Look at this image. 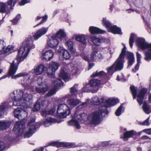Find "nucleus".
<instances>
[{
    "label": "nucleus",
    "mask_w": 151,
    "mask_h": 151,
    "mask_svg": "<svg viewBox=\"0 0 151 151\" xmlns=\"http://www.w3.org/2000/svg\"><path fill=\"white\" fill-rule=\"evenodd\" d=\"M142 108L144 111L147 114H149L151 112V110L150 107L145 101H144L143 103Z\"/></svg>",
    "instance_id": "obj_38"
},
{
    "label": "nucleus",
    "mask_w": 151,
    "mask_h": 151,
    "mask_svg": "<svg viewBox=\"0 0 151 151\" xmlns=\"http://www.w3.org/2000/svg\"><path fill=\"white\" fill-rule=\"evenodd\" d=\"M39 102L41 103L42 106L45 105L48 102L46 98L44 97H40L38 100Z\"/></svg>",
    "instance_id": "obj_43"
},
{
    "label": "nucleus",
    "mask_w": 151,
    "mask_h": 151,
    "mask_svg": "<svg viewBox=\"0 0 151 151\" xmlns=\"http://www.w3.org/2000/svg\"><path fill=\"white\" fill-rule=\"evenodd\" d=\"M103 23L104 25L108 28V30L114 34H122L121 29L115 25L112 26L110 22L107 20L106 18H104L103 20Z\"/></svg>",
    "instance_id": "obj_8"
},
{
    "label": "nucleus",
    "mask_w": 151,
    "mask_h": 151,
    "mask_svg": "<svg viewBox=\"0 0 151 151\" xmlns=\"http://www.w3.org/2000/svg\"><path fill=\"white\" fill-rule=\"evenodd\" d=\"M59 42L54 36H52L50 39L47 41V44L52 48H55L58 45Z\"/></svg>",
    "instance_id": "obj_17"
},
{
    "label": "nucleus",
    "mask_w": 151,
    "mask_h": 151,
    "mask_svg": "<svg viewBox=\"0 0 151 151\" xmlns=\"http://www.w3.org/2000/svg\"><path fill=\"white\" fill-rule=\"evenodd\" d=\"M68 125L74 126L78 129H80L81 127L78 121L73 119L68 122Z\"/></svg>",
    "instance_id": "obj_33"
},
{
    "label": "nucleus",
    "mask_w": 151,
    "mask_h": 151,
    "mask_svg": "<svg viewBox=\"0 0 151 151\" xmlns=\"http://www.w3.org/2000/svg\"><path fill=\"white\" fill-rule=\"evenodd\" d=\"M44 150V148L43 147H41L37 149L34 150L33 151H43Z\"/></svg>",
    "instance_id": "obj_62"
},
{
    "label": "nucleus",
    "mask_w": 151,
    "mask_h": 151,
    "mask_svg": "<svg viewBox=\"0 0 151 151\" xmlns=\"http://www.w3.org/2000/svg\"><path fill=\"white\" fill-rule=\"evenodd\" d=\"M147 92V89H146L143 88L140 91L139 93L137 95V100L140 106L143 103V100Z\"/></svg>",
    "instance_id": "obj_18"
},
{
    "label": "nucleus",
    "mask_w": 151,
    "mask_h": 151,
    "mask_svg": "<svg viewBox=\"0 0 151 151\" xmlns=\"http://www.w3.org/2000/svg\"><path fill=\"white\" fill-rule=\"evenodd\" d=\"M91 39L92 42L96 46L99 45L103 41L106 43H108L109 41L108 39H104L102 37L98 38L95 36L92 37Z\"/></svg>",
    "instance_id": "obj_16"
},
{
    "label": "nucleus",
    "mask_w": 151,
    "mask_h": 151,
    "mask_svg": "<svg viewBox=\"0 0 151 151\" xmlns=\"http://www.w3.org/2000/svg\"><path fill=\"white\" fill-rule=\"evenodd\" d=\"M81 57L86 61H88V62H91V61L90 58H89L88 55L85 54L84 53H82L81 54Z\"/></svg>",
    "instance_id": "obj_49"
},
{
    "label": "nucleus",
    "mask_w": 151,
    "mask_h": 151,
    "mask_svg": "<svg viewBox=\"0 0 151 151\" xmlns=\"http://www.w3.org/2000/svg\"><path fill=\"white\" fill-rule=\"evenodd\" d=\"M142 139H150L147 136H144L142 137Z\"/></svg>",
    "instance_id": "obj_63"
},
{
    "label": "nucleus",
    "mask_w": 151,
    "mask_h": 151,
    "mask_svg": "<svg viewBox=\"0 0 151 151\" xmlns=\"http://www.w3.org/2000/svg\"><path fill=\"white\" fill-rule=\"evenodd\" d=\"M47 15H45V16H43L42 17L38 16L36 19V20H38L41 19V18H42V20L38 24H37L36 25L34 26V27H35L36 26H37L40 25L43 23L45 22L46 21L47 19Z\"/></svg>",
    "instance_id": "obj_40"
},
{
    "label": "nucleus",
    "mask_w": 151,
    "mask_h": 151,
    "mask_svg": "<svg viewBox=\"0 0 151 151\" xmlns=\"http://www.w3.org/2000/svg\"><path fill=\"white\" fill-rule=\"evenodd\" d=\"M9 106H10V107H11L10 103H8L6 102H5L0 106V116L3 115L5 111V109L6 108H8Z\"/></svg>",
    "instance_id": "obj_35"
},
{
    "label": "nucleus",
    "mask_w": 151,
    "mask_h": 151,
    "mask_svg": "<svg viewBox=\"0 0 151 151\" xmlns=\"http://www.w3.org/2000/svg\"><path fill=\"white\" fill-rule=\"evenodd\" d=\"M149 117H148L145 121L142 123V124L144 125L148 126L149 125Z\"/></svg>",
    "instance_id": "obj_53"
},
{
    "label": "nucleus",
    "mask_w": 151,
    "mask_h": 151,
    "mask_svg": "<svg viewBox=\"0 0 151 151\" xmlns=\"http://www.w3.org/2000/svg\"><path fill=\"white\" fill-rule=\"evenodd\" d=\"M57 113L60 117L63 118L69 115L70 111L69 107L67 104H62L58 106Z\"/></svg>",
    "instance_id": "obj_6"
},
{
    "label": "nucleus",
    "mask_w": 151,
    "mask_h": 151,
    "mask_svg": "<svg viewBox=\"0 0 151 151\" xmlns=\"http://www.w3.org/2000/svg\"><path fill=\"white\" fill-rule=\"evenodd\" d=\"M126 47L124 46L117 60L111 66L107 68L108 74L109 75L111 76L114 72L123 69V63L124 62V55L126 57L128 60L127 68H130L134 62V58L133 54L129 52H126Z\"/></svg>",
    "instance_id": "obj_2"
},
{
    "label": "nucleus",
    "mask_w": 151,
    "mask_h": 151,
    "mask_svg": "<svg viewBox=\"0 0 151 151\" xmlns=\"http://www.w3.org/2000/svg\"><path fill=\"white\" fill-rule=\"evenodd\" d=\"M143 132L148 134H151V129H145L143 130Z\"/></svg>",
    "instance_id": "obj_57"
},
{
    "label": "nucleus",
    "mask_w": 151,
    "mask_h": 151,
    "mask_svg": "<svg viewBox=\"0 0 151 151\" xmlns=\"http://www.w3.org/2000/svg\"><path fill=\"white\" fill-rule=\"evenodd\" d=\"M21 109L20 108H19L15 109L14 112V114L15 118L20 120H23L27 116V113L25 111L21 112Z\"/></svg>",
    "instance_id": "obj_13"
},
{
    "label": "nucleus",
    "mask_w": 151,
    "mask_h": 151,
    "mask_svg": "<svg viewBox=\"0 0 151 151\" xmlns=\"http://www.w3.org/2000/svg\"><path fill=\"white\" fill-rule=\"evenodd\" d=\"M88 116L86 114L83 113L77 115L76 117V119L80 120L81 122H83L87 120V118L88 119Z\"/></svg>",
    "instance_id": "obj_34"
},
{
    "label": "nucleus",
    "mask_w": 151,
    "mask_h": 151,
    "mask_svg": "<svg viewBox=\"0 0 151 151\" xmlns=\"http://www.w3.org/2000/svg\"><path fill=\"white\" fill-rule=\"evenodd\" d=\"M55 109L54 108H52L50 110L47 111L48 114H52L55 112Z\"/></svg>",
    "instance_id": "obj_56"
},
{
    "label": "nucleus",
    "mask_w": 151,
    "mask_h": 151,
    "mask_svg": "<svg viewBox=\"0 0 151 151\" xmlns=\"http://www.w3.org/2000/svg\"><path fill=\"white\" fill-rule=\"evenodd\" d=\"M76 38L77 41H80L84 44H86V38L84 35H76Z\"/></svg>",
    "instance_id": "obj_36"
},
{
    "label": "nucleus",
    "mask_w": 151,
    "mask_h": 151,
    "mask_svg": "<svg viewBox=\"0 0 151 151\" xmlns=\"http://www.w3.org/2000/svg\"><path fill=\"white\" fill-rule=\"evenodd\" d=\"M37 82L39 87H36L35 89L37 93L43 94L48 90L47 83L45 81H42V78H38Z\"/></svg>",
    "instance_id": "obj_7"
},
{
    "label": "nucleus",
    "mask_w": 151,
    "mask_h": 151,
    "mask_svg": "<svg viewBox=\"0 0 151 151\" xmlns=\"http://www.w3.org/2000/svg\"><path fill=\"white\" fill-rule=\"evenodd\" d=\"M59 66L58 63L56 62H52L49 65V67H47V73L49 76H53L55 72L58 69Z\"/></svg>",
    "instance_id": "obj_10"
},
{
    "label": "nucleus",
    "mask_w": 151,
    "mask_h": 151,
    "mask_svg": "<svg viewBox=\"0 0 151 151\" xmlns=\"http://www.w3.org/2000/svg\"><path fill=\"white\" fill-rule=\"evenodd\" d=\"M54 36L61 40L66 37V34L63 30L60 29Z\"/></svg>",
    "instance_id": "obj_31"
},
{
    "label": "nucleus",
    "mask_w": 151,
    "mask_h": 151,
    "mask_svg": "<svg viewBox=\"0 0 151 151\" xmlns=\"http://www.w3.org/2000/svg\"><path fill=\"white\" fill-rule=\"evenodd\" d=\"M59 76L65 82L68 81L69 80L68 74L63 70H61L60 71Z\"/></svg>",
    "instance_id": "obj_37"
},
{
    "label": "nucleus",
    "mask_w": 151,
    "mask_h": 151,
    "mask_svg": "<svg viewBox=\"0 0 151 151\" xmlns=\"http://www.w3.org/2000/svg\"><path fill=\"white\" fill-rule=\"evenodd\" d=\"M132 92L134 99L136 98L137 96V88L133 86H131L130 87Z\"/></svg>",
    "instance_id": "obj_44"
},
{
    "label": "nucleus",
    "mask_w": 151,
    "mask_h": 151,
    "mask_svg": "<svg viewBox=\"0 0 151 151\" xmlns=\"http://www.w3.org/2000/svg\"><path fill=\"white\" fill-rule=\"evenodd\" d=\"M19 0H8L7 3L8 5L12 6L13 4V6H14L17 2Z\"/></svg>",
    "instance_id": "obj_51"
},
{
    "label": "nucleus",
    "mask_w": 151,
    "mask_h": 151,
    "mask_svg": "<svg viewBox=\"0 0 151 151\" xmlns=\"http://www.w3.org/2000/svg\"><path fill=\"white\" fill-rule=\"evenodd\" d=\"M48 29V27H43L39 29L33 36L34 39L37 40L42 36L45 35L47 32Z\"/></svg>",
    "instance_id": "obj_15"
},
{
    "label": "nucleus",
    "mask_w": 151,
    "mask_h": 151,
    "mask_svg": "<svg viewBox=\"0 0 151 151\" xmlns=\"http://www.w3.org/2000/svg\"><path fill=\"white\" fill-rule=\"evenodd\" d=\"M88 63H89L88 69H90L94 65V64L93 63H90L89 62Z\"/></svg>",
    "instance_id": "obj_60"
},
{
    "label": "nucleus",
    "mask_w": 151,
    "mask_h": 151,
    "mask_svg": "<svg viewBox=\"0 0 151 151\" xmlns=\"http://www.w3.org/2000/svg\"><path fill=\"white\" fill-rule=\"evenodd\" d=\"M29 1L27 0H22V1L19 2V5L20 6L23 5L26 3H29Z\"/></svg>",
    "instance_id": "obj_55"
},
{
    "label": "nucleus",
    "mask_w": 151,
    "mask_h": 151,
    "mask_svg": "<svg viewBox=\"0 0 151 151\" xmlns=\"http://www.w3.org/2000/svg\"><path fill=\"white\" fill-rule=\"evenodd\" d=\"M77 85H75L70 88V92L72 95H76L78 93V91L76 88V86Z\"/></svg>",
    "instance_id": "obj_47"
},
{
    "label": "nucleus",
    "mask_w": 151,
    "mask_h": 151,
    "mask_svg": "<svg viewBox=\"0 0 151 151\" xmlns=\"http://www.w3.org/2000/svg\"><path fill=\"white\" fill-rule=\"evenodd\" d=\"M124 109L122 105H121L117 109L115 112L116 115L117 116H119L121 114V113L124 111Z\"/></svg>",
    "instance_id": "obj_45"
},
{
    "label": "nucleus",
    "mask_w": 151,
    "mask_h": 151,
    "mask_svg": "<svg viewBox=\"0 0 151 151\" xmlns=\"http://www.w3.org/2000/svg\"><path fill=\"white\" fill-rule=\"evenodd\" d=\"M21 17V16L20 14H18L16 17L12 21V23L14 24H17L18 20H19Z\"/></svg>",
    "instance_id": "obj_52"
},
{
    "label": "nucleus",
    "mask_w": 151,
    "mask_h": 151,
    "mask_svg": "<svg viewBox=\"0 0 151 151\" xmlns=\"http://www.w3.org/2000/svg\"><path fill=\"white\" fill-rule=\"evenodd\" d=\"M98 52L97 47H93L92 49V53L90 56V59L91 61H93L97 59V55Z\"/></svg>",
    "instance_id": "obj_25"
},
{
    "label": "nucleus",
    "mask_w": 151,
    "mask_h": 151,
    "mask_svg": "<svg viewBox=\"0 0 151 151\" xmlns=\"http://www.w3.org/2000/svg\"><path fill=\"white\" fill-rule=\"evenodd\" d=\"M35 119H33L31 120L28 124V126H29V130L24 134L25 137H29L35 132L36 127L35 126Z\"/></svg>",
    "instance_id": "obj_11"
},
{
    "label": "nucleus",
    "mask_w": 151,
    "mask_h": 151,
    "mask_svg": "<svg viewBox=\"0 0 151 151\" xmlns=\"http://www.w3.org/2000/svg\"><path fill=\"white\" fill-rule=\"evenodd\" d=\"M99 76H102L106 78H108L107 75L103 71L100 72L96 71L95 72H94L91 76V77H95Z\"/></svg>",
    "instance_id": "obj_30"
},
{
    "label": "nucleus",
    "mask_w": 151,
    "mask_h": 151,
    "mask_svg": "<svg viewBox=\"0 0 151 151\" xmlns=\"http://www.w3.org/2000/svg\"><path fill=\"white\" fill-rule=\"evenodd\" d=\"M87 103L86 102L83 103L81 105V106H82L81 108H83V107L86 106L87 105Z\"/></svg>",
    "instance_id": "obj_61"
},
{
    "label": "nucleus",
    "mask_w": 151,
    "mask_h": 151,
    "mask_svg": "<svg viewBox=\"0 0 151 151\" xmlns=\"http://www.w3.org/2000/svg\"><path fill=\"white\" fill-rule=\"evenodd\" d=\"M119 102V100L118 99H109L106 101V102L108 106L104 105L106 106L107 107L108 106H113Z\"/></svg>",
    "instance_id": "obj_27"
},
{
    "label": "nucleus",
    "mask_w": 151,
    "mask_h": 151,
    "mask_svg": "<svg viewBox=\"0 0 151 151\" xmlns=\"http://www.w3.org/2000/svg\"><path fill=\"white\" fill-rule=\"evenodd\" d=\"M103 58V56L100 53H98L97 55V59L98 58L99 59H102Z\"/></svg>",
    "instance_id": "obj_59"
},
{
    "label": "nucleus",
    "mask_w": 151,
    "mask_h": 151,
    "mask_svg": "<svg viewBox=\"0 0 151 151\" xmlns=\"http://www.w3.org/2000/svg\"><path fill=\"white\" fill-rule=\"evenodd\" d=\"M43 58L46 60L49 61L53 57L54 53L51 50H48L43 52L42 54Z\"/></svg>",
    "instance_id": "obj_22"
},
{
    "label": "nucleus",
    "mask_w": 151,
    "mask_h": 151,
    "mask_svg": "<svg viewBox=\"0 0 151 151\" xmlns=\"http://www.w3.org/2000/svg\"><path fill=\"white\" fill-rule=\"evenodd\" d=\"M8 10V8L6 4L2 3L0 4V12L1 13L6 12Z\"/></svg>",
    "instance_id": "obj_41"
},
{
    "label": "nucleus",
    "mask_w": 151,
    "mask_h": 151,
    "mask_svg": "<svg viewBox=\"0 0 151 151\" xmlns=\"http://www.w3.org/2000/svg\"><path fill=\"white\" fill-rule=\"evenodd\" d=\"M16 96L13 92L10 94L12 99L14 101L12 104L14 106H21L25 108L30 106L33 101L32 94L28 93V91L24 89L20 90L17 92Z\"/></svg>",
    "instance_id": "obj_3"
},
{
    "label": "nucleus",
    "mask_w": 151,
    "mask_h": 151,
    "mask_svg": "<svg viewBox=\"0 0 151 151\" xmlns=\"http://www.w3.org/2000/svg\"><path fill=\"white\" fill-rule=\"evenodd\" d=\"M11 123L9 121H0V130H4L9 128Z\"/></svg>",
    "instance_id": "obj_28"
},
{
    "label": "nucleus",
    "mask_w": 151,
    "mask_h": 151,
    "mask_svg": "<svg viewBox=\"0 0 151 151\" xmlns=\"http://www.w3.org/2000/svg\"><path fill=\"white\" fill-rule=\"evenodd\" d=\"M65 45L72 53H74L76 52V50L73 46V42L70 40H67L65 41Z\"/></svg>",
    "instance_id": "obj_24"
},
{
    "label": "nucleus",
    "mask_w": 151,
    "mask_h": 151,
    "mask_svg": "<svg viewBox=\"0 0 151 151\" xmlns=\"http://www.w3.org/2000/svg\"><path fill=\"white\" fill-rule=\"evenodd\" d=\"M40 109V104L39 102V101L37 100V101L35 104L34 105L33 110L34 111H38Z\"/></svg>",
    "instance_id": "obj_48"
},
{
    "label": "nucleus",
    "mask_w": 151,
    "mask_h": 151,
    "mask_svg": "<svg viewBox=\"0 0 151 151\" xmlns=\"http://www.w3.org/2000/svg\"><path fill=\"white\" fill-rule=\"evenodd\" d=\"M136 36V35L134 33H132L129 39V44L130 47H132L133 43L134 42V39Z\"/></svg>",
    "instance_id": "obj_46"
},
{
    "label": "nucleus",
    "mask_w": 151,
    "mask_h": 151,
    "mask_svg": "<svg viewBox=\"0 0 151 151\" xmlns=\"http://www.w3.org/2000/svg\"><path fill=\"white\" fill-rule=\"evenodd\" d=\"M6 45L5 42L4 40H0V52L3 50Z\"/></svg>",
    "instance_id": "obj_50"
},
{
    "label": "nucleus",
    "mask_w": 151,
    "mask_h": 151,
    "mask_svg": "<svg viewBox=\"0 0 151 151\" xmlns=\"http://www.w3.org/2000/svg\"><path fill=\"white\" fill-rule=\"evenodd\" d=\"M13 49V48L12 47L10 46H8L2 52L3 54L6 55H8L12 52V51Z\"/></svg>",
    "instance_id": "obj_42"
},
{
    "label": "nucleus",
    "mask_w": 151,
    "mask_h": 151,
    "mask_svg": "<svg viewBox=\"0 0 151 151\" xmlns=\"http://www.w3.org/2000/svg\"><path fill=\"white\" fill-rule=\"evenodd\" d=\"M4 143L1 141H0V151L2 150L4 148Z\"/></svg>",
    "instance_id": "obj_54"
},
{
    "label": "nucleus",
    "mask_w": 151,
    "mask_h": 151,
    "mask_svg": "<svg viewBox=\"0 0 151 151\" xmlns=\"http://www.w3.org/2000/svg\"><path fill=\"white\" fill-rule=\"evenodd\" d=\"M70 144L67 143H65L63 142H51L48 144L45 147H47L50 146H56L58 147H67L70 146Z\"/></svg>",
    "instance_id": "obj_19"
},
{
    "label": "nucleus",
    "mask_w": 151,
    "mask_h": 151,
    "mask_svg": "<svg viewBox=\"0 0 151 151\" xmlns=\"http://www.w3.org/2000/svg\"><path fill=\"white\" fill-rule=\"evenodd\" d=\"M47 114H48L47 111H42V115L44 117H46Z\"/></svg>",
    "instance_id": "obj_58"
},
{
    "label": "nucleus",
    "mask_w": 151,
    "mask_h": 151,
    "mask_svg": "<svg viewBox=\"0 0 151 151\" xmlns=\"http://www.w3.org/2000/svg\"><path fill=\"white\" fill-rule=\"evenodd\" d=\"M89 30L91 34H102L105 32V31L103 30H101L97 27L93 26L90 27Z\"/></svg>",
    "instance_id": "obj_26"
},
{
    "label": "nucleus",
    "mask_w": 151,
    "mask_h": 151,
    "mask_svg": "<svg viewBox=\"0 0 151 151\" xmlns=\"http://www.w3.org/2000/svg\"><path fill=\"white\" fill-rule=\"evenodd\" d=\"M25 127V125L24 122H17L13 129V130L16 132V133L20 135L24 132V129Z\"/></svg>",
    "instance_id": "obj_12"
},
{
    "label": "nucleus",
    "mask_w": 151,
    "mask_h": 151,
    "mask_svg": "<svg viewBox=\"0 0 151 151\" xmlns=\"http://www.w3.org/2000/svg\"><path fill=\"white\" fill-rule=\"evenodd\" d=\"M89 85L91 87L96 88L95 90H92L91 92L94 93L96 92L99 90L98 87L101 84L100 80L96 79H94L91 80L89 82Z\"/></svg>",
    "instance_id": "obj_14"
},
{
    "label": "nucleus",
    "mask_w": 151,
    "mask_h": 151,
    "mask_svg": "<svg viewBox=\"0 0 151 151\" xmlns=\"http://www.w3.org/2000/svg\"><path fill=\"white\" fill-rule=\"evenodd\" d=\"M136 43L138 47L142 50L147 49L148 51L145 53V57L144 59L147 61L151 60V43L146 42L145 40L142 38H138L136 40Z\"/></svg>",
    "instance_id": "obj_5"
},
{
    "label": "nucleus",
    "mask_w": 151,
    "mask_h": 151,
    "mask_svg": "<svg viewBox=\"0 0 151 151\" xmlns=\"http://www.w3.org/2000/svg\"><path fill=\"white\" fill-rule=\"evenodd\" d=\"M58 52L60 55H62L63 58L66 60L69 59L71 57L70 53L67 50L61 48L59 49Z\"/></svg>",
    "instance_id": "obj_20"
},
{
    "label": "nucleus",
    "mask_w": 151,
    "mask_h": 151,
    "mask_svg": "<svg viewBox=\"0 0 151 151\" xmlns=\"http://www.w3.org/2000/svg\"><path fill=\"white\" fill-rule=\"evenodd\" d=\"M56 122V121L55 119L51 117H48L45 121L44 124L46 127H47L49 126L51 123L55 122Z\"/></svg>",
    "instance_id": "obj_39"
},
{
    "label": "nucleus",
    "mask_w": 151,
    "mask_h": 151,
    "mask_svg": "<svg viewBox=\"0 0 151 151\" xmlns=\"http://www.w3.org/2000/svg\"><path fill=\"white\" fill-rule=\"evenodd\" d=\"M135 134V132L133 130L129 131H126L124 134V136L122 137L125 141H127L128 138L132 137L133 135Z\"/></svg>",
    "instance_id": "obj_29"
},
{
    "label": "nucleus",
    "mask_w": 151,
    "mask_h": 151,
    "mask_svg": "<svg viewBox=\"0 0 151 151\" xmlns=\"http://www.w3.org/2000/svg\"><path fill=\"white\" fill-rule=\"evenodd\" d=\"M104 97H101L100 99L97 96H95L91 99V102L93 105H98L103 103L104 101Z\"/></svg>",
    "instance_id": "obj_21"
},
{
    "label": "nucleus",
    "mask_w": 151,
    "mask_h": 151,
    "mask_svg": "<svg viewBox=\"0 0 151 151\" xmlns=\"http://www.w3.org/2000/svg\"><path fill=\"white\" fill-rule=\"evenodd\" d=\"M136 56L137 58V63L135 66L134 70V69L132 70V71L134 73L137 70L139 69V68L140 65V64L141 63V55L138 52H136Z\"/></svg>",
    "instance_id": "obj_32"
},
{
    "label": "nucleus",
    "mask_w": 151,
    "mask_h": 151,
    "mask_svg": "<svg viewBox=\"0 0 151 151\" xmlns=\"http://www.w3.org/2000/svg\"><path fill=\"white\" fill-rule=\"evenodd\" d=\"M54 88L51 89L46 94V96H49L54 94L56 92L57 89L60 88L63 85V83L59 79H56L52 83Z\"/></svg>",
    "instance_id": "obj_9"
},
{
    "label": "nucleus",
    "mask_w": 151,
    "mask_h": 151,
    "mask_svg": "<svg viewBox=\"0 0 151 151\" xmlns=\"http://www.w3.org/2000/svg\"><path fill=\"white\" fill-rule=\"evenodd\" d=\"M108 145V143L106 142H104L102 144V145L104 147L107 146Z\"/></svg>",
    "instance_id": "obj_64"
},
{
    "label": "nucleus",
    "mask_w": 151,
    "mask_h": 151,
    "mask_svg": "<svg viewBox=\"0 0 151 151\" xmlns=\"http://www.w3.org/2000/svg\"><path fill=\"white\" fill-rule=\"evenodd\" d=\"M107 107L104 106H101L98 110L93 112L89 114L88 120L91 124L97 125L99 124L101 122V118L102 114L106 113Z\"/></svg>",
    "instance_id": "obj_4"
},
{
    "label": "nucleus",
    "mask_w": 151,
    "mask_h": 151,
    "mask_svg": "<svg viewBox=\"0 0 151 151\" xmlns=\"http://www.w3.org/2000/svg\"><path fill=\"white\" fill-rule=\"evenodd\" d=\"M68 104L70 106L74 107L80 102L79 99H69L67 100Z\"/></svg>",
    "instance_id": "obj_23"
},
{
    "label": "nucleus",
    "mask_w": 151,
    "mask_h": 151,
    "mask_svg": "<svg viewBox=\"0 0 151 151\" xmlns=\"http://www.w3.org/2000/svg\"><path fill=\"white\" fill-rule=\"evenodd\" d=\"M35 48L33 44L32 38L31 37H29L25 40L23 42L22 46L20 48L19 51L17 58L13 61L11 64L9 71V75L12 77V78H16L22 77L27 76L28 80L26 81V86H30L32 82H29L30 76L29 75L31 73L37 75L42 74L45 71H47V65L41 64L35 67L34 68L29 72V74L26 73H21L14 76L18 68V65L27 56L30 50Z\"/></svg>",
    "instance_id": "obj_1"
}]
</instances>
